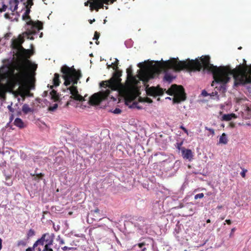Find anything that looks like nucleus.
Listing matches in <instances>:
<instances>
[{
  "label": "nucleus",
  "mask_w": 251,
  "mask_h": 251,
  "mask_svg": "<svg viewBox=\"0 0 251 251\" xmlns=\"http://www.w3.org/2000/svg\"><path fill=\"white\" fill-rule=\"evenodd\" d=\"M200 60L201 61L197 59L178 61L176 59L172 58L166 61L162 60L155 62L148 61L139 63L138 66L142 69L141 79L146 82L153 78L154 72L159 74L170 69L176 72L184 69L188 71H200L203 68V70L212 73L214 80L211 86H214L215 83L220 84L219 86H216L215 88L222 93L226 91L227 83L229 82L231 75L233 76L234 86L235 87L251 83V67L248 69L246 64H240L233 69L229 66L217 67L210 63L209 56H202Z\"/></svg>",
  "instance_id": "nucleus-1"
},
{
  "label": "nucleus",
  "mask_w": 251,
  "mask_h": 251,
  "mask_svg": "<svg viewBox=\"0 0 251 251\" xmlns=\"http://www.w3.org/2000/svg\"><path fill=\"white\" fill-rule=\"evenodd\" d=\"M33 0H26L25 2H24V4L25 5V11L22 16V19L26 21V34L28 35L35 34L37 31L43 28L42 22L38 20L33 21L29 16L31 7L33 5Z\"/></svg>",
  "instance_id": "nucleus-2"
},
{
  "label": "nucleus",
  "mask_w": 251,
  "mask_h": 251,
  "mask_svg": "<svg viewBox=\"0 0 251 251\" xmlns=\"http://www.w3.org/2000/svg\"><path fill=\"white\" fill-rule=\"evenodd\" d=\"M127 89L126 92V102H131L140 94L137 86L139 81L133 75L131 66L126 69Z\"/></svg>",
  "instance_id": "nucleus-3"
},
{
  "label": "nucleus",
  "mask_w": 251,
  "mask_h": 251,
  "mask_svg": "<svg viewBox=\"0 0 251 251\" xmlns=\"http://www.w3.org/2000/svg\"><path fill=\"white\" fill-rule=\"evenodd\" d=\"M62 77L64 80V85L66 86L70 85L76 86L78 81L81 77L82 75L80 70H76L74 66L69 67L66 65L62 66L60 69Z\"/></svg>",
  "instance_id": "nucleus-4"
},
{
  "label": "nucleus",
  "mask_w": 251,
  "mask_h": 251,
  "mask_svg": "<svg viewBox=\"0 0 251 251\" xmlns=\"http://www.w3.org/2000/svg\"><path fill=\"white\" fill-rule=\"evenodd\" d=\"M166 93L169 95L174 96V103H179L181 101H184L186 99L184 89L181 85L173 84L166 91Z\"/></svg>",
  "instance_id": "nucleus-5"
},
{
  "label": "nucleus",
  "mask_w": 251,
  "mask_h": 251,
  "mask_svg": "<svg viewBox=\"0 0 251 251\" xmlns=\"http://www.w3.org/2000/svg\"><path fill=\"white\" fill-rule=\"evenodd\" d=\"M116 0H89L84 2V5L88 6L89 4L90 9L91 11L95 10L98 11L100 8H103L104 4L109 5L112 4Z\"/></svg>",
  "instance_id": "nucleus-6"
},
{
  "label": "nucleus",
  "mask_w": 251,
  "mask_h": 251,
  "mask_svg": "<svg viewBox=\"0 0 251 251\" xmlns=\"http://www.w3.org/2000/svg\"><path fill=\"white\" fill-rule=\"evenodd\" d=\"M110 94V90L109 89H106L105 91L101 92L100 94L95 93L89 98L88 103L92 105L99 104L102 100L107 99Z\"/></svg>",
  "instance_id": "nucleus-7"
},
{
  "label": "nucleus",
  "mask_w": 251,
  "mask_h": 251,
  "mask_svg": "<svg viewBox=\"0 0 251 251\" xmlns=\"http://www.w3.org/2000/svg\"><path fill=\"white\" fill-rule=\"evenodd\" d=\"M54 237L53 233H46L43 234L41 237L33 244L34 247L36 248L39 245L43 246L45 244L52 245Z\"/></svg>",
  "instance_id": "nucleus-8"
},
{
  "label": "nucleus",
  "mask_w": 251,
  "mask_h": 251,
  "mask_svg": "<svg viewBox=\"0 0 251 251\" xmlns=\"http://www.w3.org/2000/svg\"><path fill=\"white\" fill-rule=\"evenodd\" d=\"M115 71L112 77L109 79L110 81L112 84V87L114 91L117 90L119 85L121 83V79L120 77L121 76L122 73L121 71L118 69Z\"/></svg>",
  "instance_id": "nucleus-9"
},
{
  "label": "nucleus",
  "mask_w": 251,
  "mask_h": 251,
  "mask_svg": "<svg viewBox=\"0 0 251 251\" xmlns=\"http://www.w3.org/2000/svg\"><path fill=\"white\" fill-rule=\"evenodd\" d=\"M67 90H69L70 92V94H71V96H70L71 99L81 102L86 100L85 98L87 96L85 95L84 97H82L81 95L79 94L76 86H71L67 88Z\"/></svg>",
  "instance_id": "nucleus-10"
},
{
  "label": "nucleus",
  "mask_w": 251,
  "mask_h": 251,
  "mask_svg": "<svg viewBox=\"0 0 251 251\" xmlns=\"http://www.w3.org/2000/svg\"><path fill=\"white\" fill-rule=\"evenodd\" d=\"M165 89H163L157 86L156 87L151 86L146 88V93L148 96L155 97L156 96H162Z\"/></svg>",
  "instance_id": "nucleus-11"
},
{
  "label": "nucleus",
  "mask_w": 251,
  "mask_h": 251,
  "mask_svg": "<svg viewBox=\"0 0 251 251\" xmlns=\"http://www.w3.org/2000/svg\"><path fill=\"white\" fill-rule=\"evenodd\" d=\"M135 227L139 230L144 231L147 229V222L146 219L143 217H139L133 223Z\"/></svg>",
  "instance_id": "nucleus-12"
},
{
  "label": "nucleus",
  "mask_w": 251,
  "mask_h": 251,
  "mask_svg": "<svg viewBox=\"0 0 251 251\" xmlns=\"http://www.w3.org/2000/svg\"><path fill=\"white\" fill-rule=\"evenodd\" d=\"M24 41V39L21 37L18 39H12L11 47L13 49L17 50L19 51L21 50V48L23 47L21 45Z\"/></svg>",
  "instance_id": "nucleus-13"
},
{
  "label": "nucleus",
  "mask_w": 251,
  "mask_h": 251,
  "mask_svg": "<svg viewBox=\"0 0 251 251\" xmlns=\"http://www.w3.org/2000/svg\"><path fill=\"white\" fill-rule=\"evenodd\" d=\"M6 84H1L0 83V99L2 100H5L6 99V93L8 92V88L7 86V81Z\"/></svg>",
  "instance_id": "nucleus-14"
},
{
  "label": "nucleus",
  "mask_w": 251,
  "mask_h": 251,
  "mask_svg": "<svg viewBox=\"0 0 251 251\" xmlns=\"http://www.w3.org/2000/svg\"><path fill=\"white\" fill-rule=\"evenodd\" d=\"M182 156L184 159H188L191 161L193 159V153L191 150L186 149L185 148L182 147L181 149Z\"/></svg>",
  "instance_id": "nucleus-15"
},
{
  "label": "nucleus",
  "mask_w": 251,
  "mask_h": 251,
  "mask_svg": "<svg viewBox=\"0 0 251 251\" xmlns=\"http://www.w3.org/2000/svg\"><path fill=\"white\" fill-rule=\"evenodd\" d=\"M20 55L24 56L26 58H29L32 54V52L30 50H26L23 47L21 48V50L19 51Z\"/></svg>",
  "instance_id": "nucleus-16"
},
{
  "label": "nucleus",
  "mask_w": 251,
  "mask_h": 251,
  "mask_svg": "<svg viewBox=\"0 0 251 251\" xmlns=\"http://www.w3.org/2000/svg\"><path fill=\"white\" fill-rule=\"evenodd\" d=\"M112 83L110 81V79L106 81H102L100 83V86L102 87H108L109 90H113V87H112Z\"/></svg>",
  "instance_id": "nucleus-17"
},
{
  "label": "nucleus",
  "mask_w": 251,
  "mask_h": 251,
  "mask_svg": "<svg viewBox=\"0 0 251 251\" xmlns=\"http://www.w3.org/2000/svg\"><path fill=\"white\" fill-rule=\"evenodd\" d=\"M51 96V99L53 100L54 101L57 102L60 101V97L57 92L54 90H52L50 92Z\"/></svg>",
  "instance_id": "nucleus-18"
},
{
  "label": "nucleus",
  "mask_w": 251,
  "mask_h": 251,
  "mask_svg": "<svg viewBox=\"0 0 251 251\" xmlns=\"http://www.w3.org/2000/svg\"><path fill=\"white\" fill-rule=\"evenodd\" d=\"M60 75L57 73H55L54 75V77L53 78V86L57 87L58 86L60 83V80L59 79Z\"/></svg>",
  "instance_id": "nucleus-19"
},
{
  "label": "nucleus",
  "mask_w": 251,
  "mask_h": 251,
  "mask_svg": "<svg viewBox=\"0 0 251 251\" xmlns=\"http://www.w3.org/2000/svg\"><path fill=\"white\" fill-rule=\"evenodd\" d=\"M237 116L234 113L224 114L222 116V120L225 121H229L232 118H236Z\"/></svg>",
  "instance_id": "nucleus-20"
},
{
  "label": "nucleus",
  "mask_w": 251,
  "mask_h": 251,
  "mask_svg": "<svg viewBox=\"0 0 251 251\" xmlns=\"http://www.w3.org/2000/svg\"><path fill=\"white\" fill-rule=\"evenodd\" d=\"M14 124L15 126H17L20 128H22L24 127V126H25L24 122H23L22 119H21L20 118H17L15 120V121L14 122Z\"/></svg>",
  "instance_id": "nucleus-21"
},
{
  "label": "nucleus",
  "mask_w": 251,
  "mask_h": 251,
  "mask_svg": "<svg viewBox=\"0 0 251 251\" xmlns=\"http://www.w3.org/2000/svg\"><path fill=\"white\" fill-rule=\"evenodd\" d=\"M227 141L228 140L226 137V133H223L220 136V138L219 139V143L224 144H226L227 143Z\"/></svg>",
  "instance_id": "nucleus-22"
},
{
  "label": "nucleus",
  "mask_w": 251,
  "mask_h": 251,
  "mask_svg": "<svg viewBox=\"0 0 251 251\" xmlns=\"http://www.w3.org/2000/svg\"><path fill=\"white\" fill-rule=\"evenodd\" d=\"M22 111L25 114H27L29 112H32L33 109L30 108L27 104H24L22 107Z\"/></svg>",
  "instance_id": "nucleus-23"
},
{
  "label": "nucleus",
  "mask_w": 251,
  "mask_h": 251,
  "mask_svg": "<svg viewBox=\"0 0 251 251\" xmlns=\"http://www.w3.org/2000/svg\"><path fill=\"white\" fill-rule=\"evenodd\" d=\"M25 1H26V0H14L13 2L15 4V6L13 8V9H12V7L11 6L10 7V9L12 10V12H14L16 10H17V9H18V3H19V2H25Z\"/></svg>",
  "instance_id": "nucleus-24"
},
{
  "label": "nucleus",
  "mask_w": 251,
  "mask_h": 251,
  "mask_svg": "<svg viewBox=\"0 0 251 251\" xmlns=\"http://www.w3.org/2000/svg\"><path fill=\"white\" fill-rule=\"evenodd\" d=\"M146 244L145 242L140 243L134 246V247H136L138 246L139 248L141 249V250H139L138 251H146L147 248L145 247Z\"/></svg>",
  "instance_id": "nucleus-25"
},
{
  "label": "nucleus",
  "mask_w": 251,
  "mask_h": 251,
  "mask_svg": "<svg viewBox=\"0 0 251 251\" xmlns=\"http://www.w3.org/2000/svg\"><path fill=\"white\" fill-rule=\"evenodd\" d=\"M33 178V179L35 181H38L39 179H41L42 178V177L44 176V174L42 173H39L37 175H32Z\"/></svg>",
  "instance_id": "nucleus-26"
},
{
  "label": "nucleus",
  "mask_w": 251,
  "mask_h": 251,
  "mask_svg": "<svg viewBox=\"0 0 251 251\" xmlns=\"http://www.w3.org/2000/svg\"><path fill=\"white\" fill-rule=\"evenodd\" d=\"M26 244H27V243L24 240H20L17 242V247H20V246L25 247V246H26Z\"/></svg>",
  "instance_id": "nucleus-27"
},
{
  "label": "nucleus",
  "mask_w": 251,
  "mask_h": 251,
  "mask_svg": "<svg viewBox=\"0 0 251 251\" xmlns=\"http://www.w3.org/2000/svg\"><path fill=\"white\" fill-rule=\"evenodd\" d=\"M173 78V76L169 74H166L164 77V79L169 82H171L172 81Z\"/></svg>",
  "instance_id": "nucleus-28"
},
{
  "label": "nucleus",
  "mask_w": 251,
  "mask_h": 251,
  "mask_svg": "<svg viewBox=\"0 0 251 251\" xmlns=\"http://www.w3.org/2000/svg\"><path fill=\"white\" fill-rule=\"evenodd\" d=\"M51 245L46 244L42 251H53L52 249L50 248Z\"/></svg>",
  "instance_id": "nucleus-29"
},
{
  "label": "nucleus",
  "mask_w": 251,
  "mask_h": 251,
  "mask_svg": "<svg viewBox=\"0 0 251 251\" xmlns=\"http://www.w3.org/2000/svg\"><path fill=\"white\" fill-rule=\"evenodd\" d=\"M35 235V231L32 229H30L27 233V237L28 238L34 236Z\"/></svg>",
  "instance_id": "nucleus-30"
},
{
  "label": "nucleus",
  "mask_w": 251,
  "mask_h": 251,
  "mask_svg": "<svg viewBox=\"0 0 251 251\" xmlns=\"http://www.w3.org/2000/svg\"><path fill=\"white\" fill-rule=\"evenodd\" d=\"M118 64H119V60L116 58L115 62L113 63H112V65H113L112 68L113 69V70H116L117 69H118Z\"/></svg>",
  "instance_id": "nucleus-31"
},
{
  "label": "nucleus",
  "mask_w": 251,
  "mask_h": 251,
  "mask_svg": "<svg viewBox=\"0 0 251 251\" xmlns=\"http://www.w3.org/2000/svg\"><path fill=\"white\" fill-rule=\"evenodd\" d=\"M58 107V104L57 103L54 104L52 106H50L48 108V110L50 111H54Z\"/></svg>",
  "instance_id": "nucleus-32"
},
{
  "label": "nucleus",
  "mask_w": 251,
  "mask_h": 251,
  "mask_svg": "<svg viewBox=\"0 0 251 251\" xmlns=\"http://www.w3.org/2000/svg\"><path fill=\"white\" fill-rule=\"evenodd\" d=\"M204 197L203 193H199L195 196V199H201Z\"/></svg>",
  "instance_id": "nucleus-33"
},
{
  "label": "nucleus",
  "mask_w": 251,
  "mask_h": 251,
  "mask_svg": "<svg viewBox=\"0 0 251 251\" xmlns=\"http://www.w3.org/2000/svg\"><path fill=\"white\" fill-rule=\"evenodd\" d=\"M183 145V142H181L180 143H177L176 144V148L178 150H181V149H182V148H181V146Z\"/></svg>",
  "instance_id": "nucleus-34"
},
{
  "label": "nucleus",
  "mask_w": 251,
  "mask_h": 251,
  "mask_svg": "<svg viewBox=\"0 0 251 251\" xmlns=\"http://www.w3.org/2000/svg\"><path fill=\"white\" fill-rule=\"evenodd\" d=\"M100 34L99 32H98L97 31H96L94 34V36L93 39L98 40V39H99V38L100 37Z\"/></svg>",
  "instance_id": "nucleus-35"
},
{
  "label": "nucleus",
  "mask_w": 251,
  "mask_h": 251,
  "mask_svg": "<svg viewBox=\"0 0 251 251\" xmlns=\"http://www.w3.org/2000/svg\"><path fill=\"white\" fill-rule=\"evenodd\" d=\"M7 8V6L5 4H3L2 7L0 8V12L5 11Z\"/></svg>",
  "instance_id": "nucleus-36"
},
{
  "label": "nucleus",
  "mask_w": 251,
  "mask_h": 251,
  "mask_svg": "<svg viewBox=\"0 0 251 251\" xmlns=\"http://www.w3.org/2000/svg\"><path fill=\"white\" fill-rule=\"evenodd\" d=\"M122 112V110L120 108H116L113 111V113L114 114H120Z\"/></svg>",
  "instance_id": "nucleus-37"
},
{
  "label": "nucleus",
  "mask_w": 251,
  "mask_h": 251,
  "mask_svg": "<svg viewBox=\"0 0 251 251\" xmlns=\"http://www.w3.org/2000/svg\"><path fill=\"white\" fill-rule=\"evenodd\" d=\"M205 129L210 131L211 134L214 135L215 133L214 130L212 128H210L207 127H205Z\"/></svg>",
  "instance_id": "nucleus-38"
},
{
  "label": "nucleus",
  "mask_w": 251,
  "mask_h": 251,
  "mask_svg": "<svg viewBox=\"0 0 251 251\" xmlns=\"http://www.w3.org/2000/svg\"><path fill=\"white\" fill-rule=\"evenodd\" d=\"M247 172V170H246V169H243L242 172H241L240 174H241V176L243 177H245L246 176V172Z\"/></svg>",
  "instance_id": "nucleus-39"
},
{
  "label": "nucleus",
  "mask_w": 251,
  "mask_h": 251,
  "mask_svg": "<svg viewBox=\"0 0 251 251\" xmlns=\"http://www.w3.org/2000/svg\"><path fill=\"white\" fill-rule=\"evenodd\" d=\"M180 128L182 130H183L184 131V132L187 134V135H188V131L187 129L185 127H184L183 126H180Z\"/></svg>",
  "instance_id": "nucleus-40"
},
{
  "label": "nucleus",
  "mask_w": 251,
  "mask_h": 251,
  "mask_svg": "<svg viewBox=\"0 0 251 251\" xmlns=\"http://www.w3.org/2000/svg\"><path fill=\"white\" fill-rule=\"evenodd\" d=\"M36 248L34 247V245L32 247H28L25 250V251H34Z\"/></svg>",
  "instance_id": "nucleus-41"
},
{
  "label": "nucleus",
  "mask_w": 251,
  "mask_h": 251,
  "mask_svg": "<svg viewBox=\"0 0 251 251\" xmlns=\"http://www.w3.org/2000/svg\"><path fill=\"white\" fill-rule=\"evenodd\" d=\"M145 101L150 103L152 102V100L148 97H146V98H145Z\"/></svg>",
  "instance_id": "nucleus-42"
},
{
  "label": "nucleus",
  "mask_w": 251,
  "mask_h": 251,
  "mask_svg": "<svg viewBox=\"0 0 251 251\" xmlns=\"http://www.w3.org/2000/svg\"><path fill=\"white\" fill-rule=\"evenodd\" d=\"M11 35V33H7L4 35L5 39H8Z\"/></svg>",
  "instance_id": "nucleus-43"
},
{
  "label": "nucleus",
  "mask_w": 251,
  "mask_h": 251,
  "mask_svg": "<svg viewBox=\"0 0 251 251\" xmlns=\"http://www.w3.org/2000/svg\"><path fill=\"white\" fill-rule=\"evenodd\" d=\"M4 16L6 19L10 20L11 19L10 16L8 13H5Z\"/></svg>",
  "instance_id": "nucleus-44"
},
{
  "label": "nucleus",
  "mask_w": 251,
  "mask_h": 251,
  "mask_svg": "<svg viewBox=\"0 0 251 251\" xmlns=\"http://www.w3.org/2000/svg\"><path fill=\"white\" fill-rule=\"evenodd\" d=\"M94 212V213H95L96 214H99L100 212V210L98 208H96L93 211H91V212Z\"/></svg>",
  "instance_id": "nucleus-45"
},
{
  "label": "nucleus",
  "mask_w": 251,
  "mask_h": 251,
  "mask_svg": "<svg viewBox=\"0 0 251 251\" xmlns=\"http://www.w3.org/2000/svg\"><path fill=\"white\" fill-rule=\"evenodd\" d=\"M202 95L203 96H207L208 95V94L207 93V92L206 91L203 90L202 92Z\"/></svg>",
  "instance_id": "nucleus-46"
},
{
  "label": "nucleus",
  "mask_w": 251,
  "mask_h": 251,
  "mask_svg": "<svg viewBox=\"0 0 251 251\" xmlns=\"http://www.w3.org/2000/svg\"><path fill=\"white\" fill-rule=\"evenodd\" d=\"M226 222L228 224V225H230L231 224V221L230 220H226Z\"/></svg>",
  "instance_id": "nucleus-47"
},
{
  "label": "nucleus",
  "mask_w": 251,
  "mask_h": 251,
  "mask_svg": "<svg viewBox=\"0 0 251 251\" xmlns=\"http://www.w3.org/2000/svg\"><path fill=\"white\" fill-rule=\"evenodd\" d=\"M2 240L1 239V238H0V251L2 249Z\"/></svg>",
  "instance_id": "nucleus-48"
},
{
  "label": "nucleus",
  "mask_w": 251,
  "mask_h": 251,
  "mask_svg": "<svg viewBox=\"0 0 251 251\" xmlns=\"http://www.w3.org/2000/svg\"><path fill=\"white\" fill-rule=\"evenodd\" d=\"M234 231H235V228H233L231 229V233H230V236H231L232 235V234H233V233L234 232Z\"/></svg>",
  "instance_id": "nucleus-49"
},
{
  "label": "nucleus",
  "mask_w": 251,
  "mask_h": 251,
  "mask_svg": "<svg viewBox=\"0 0 251 251\" xmlns=\"http://www.w3.org/2000/svg\"><path fill=\"white\" fill-rule=\"evenodd\" d=\"M59 244H64V242L63 239H60L59 240Z\"/></svg>",
  "instance_id": "nucleus-50"
},
{
  "label": "nucleus",
  "mask_w": 251,
  "mask_h": 251,
  "mask_svg": "<svg viewBox=\"0 0 251 251\" xmlns=\"http://www.w3.org/2000/svg\"><path fill=\"white\" fill-rule=\"evenodd\" d=\"M112 66H113V65H112V64L111 65H107V68L108 69H109L110 68L112 67Z\"/></svg>",
  "instance_id": "nucleus-51"
},
{
  "label": "nucleus",
  "mask_w": 251,
  "mask_h": 251,
  "mask_svg": "<svg viewBox=\"0 0 251 251\" xmlns=\"http://www.w3.org/2000/svg\"><path fill=\"white\" fill-rule=\"evenodd\" d=\"M222 207H223V206H222V205H218V206H217V208L218 209H221V208H222Z\"/></svg>",
  "instance_id": "nucleus-52"
},
{
  "label": "nucleus",
  "mask_w": 251,
  "mask_h": 251,
  "mask_svg": "<svg viewBox=\"0 0 251 251\" xmlns=\"http://www.w3.org/2000/svg\"><path fill=\"white\" fill-rule=\"evenodd\" d=\"M95 20V19H93V20H90L89 22L91 24L93 22H94Z\"/></svg>",
  "instance_id": "nucleus-53"
},
{
  "label": "nucleus",
  "mask_w": 251,
  "mask_h": 251,
  "mask_svg": "<svg viewBox=\"0 0 251 251\" xmlns=\"http://www.w3.org/2000/svg\"><path fill=\"white\" fill-rule=\"evenodd\" d=\"M210 222H211V221L210 219L207 220V221H206L207 223H210Z\"/></svg>",
  "instance_id": "nucleus-54"
},
{
  "label": "nucleus",
  "mask_w": 251,
  "mask_h": 251,
  "mask_svg": "<svg viewBox=\"0 0 251 251\" xmlns=\"http://www.w3.org/2000/svg\"><path fill=\"white\" fill-rule=\"evenodd\" d=\"M8 108L9 109V110H10L11 111H12V108H11V107L10 106H8Z\"/></svg>",
  "instance_id": "nucleus-55"
},
{
  "label": "nucleus",
  "mask_w": 251,
  "mask_h": 251,
  "mask_svg": "<svg viewBox=\"0 0 251 251\" xmlns=\"http://www.w3.org/2000/svg\"><path fill=\"white\" fill-rule=\"evenodd\" d=\"M37 251H41V248H39H39H38L37 249Z\"/></svg>",
  "instance_id": "nucleus-56"
},
{
  "label": "nucleus",
  "mask_w": 251,
  "mask_h": 251,
  "mask_svg": "<svg viewBox=\"0 0 251 251\" xmlns=\"http://www.w3.org/2000/svg\"><path fill=\"white\" fill-rule=\"evenodd\" d=\"M64 250H66L67 249V247H64L62 248Z\"/></svg>",
  "instance_id": "nucleus-57"
},
{
  "label": "nucleus",
  "mask_w": 251,
  "mask_h": 251,
  "mask_svg": "<svg viewBox=\"0 0 251 251\" xmlns=\"http://www.w3.org/2000/svg\"><path fill=\"white\" fill-rule=\"evenodd\" d=\"M96 43L97 45H99V42L98 41V40H97L96 42Z\"/></svg>",
  "instance_id": "nucleus-58"
},
{
  "label": "nucleus",
  "mask_w": 251,
  "mask_h": 251,
  "mask_svg": "<svg viewBox=\"0 0 251 251\" xmlns=\"http://www.w3.org/2000/svg\"><path fill=\"white\" fill-rule=\"evenodd\" d=\"M42 35H43V33L42 32V33L40 34V37H42Z\"/></svg>",
  "instance_id": "nucleus-59"
},
{
  "label": "nucleus",
  "mask_w": 251,
  "mask_h": 251,
  "mask_svg": "<svg viewBox=\"0 0 251 251\" xmlns=\"http://www.w3.org/2000/svg\"><path fill=\"white\" fill-rule=\"evenodd\" d=\"M105 8L106 9H108V7L107 6H105Z\"/></svg>",
  "instance_id": "nucleus-60"
},
{
  "label": "nucleus",
  "mask_w": 251,
  "mask_h": 251,
  "mask_svg": "<svg viewBox=\"0 0 251 251\" xmlns=\"http://www.w3.org/2000/svg\"><path fill=\"white\" fill-rule=\"evenodd\" d=\"M50 88L51 89H52V88H53V86H50Z\"/></svg>",
  "instance_id": "nucleus-61"
},
{
  "label": "nucleus",
  "mask_w": 251,
  "mask_h": 251,
  "mask_svg": "<svg viewBox=\"0 0 251 251\" xmlns=\"http://www.w3.org/2000/svg\"><path fill=\"white\" fill-rule=\"evenodd\" d=\"M69 102H68L67 103V105H69Z\"/></svg>",
  "instance_id": "nucleus-62"
},
{
  "label": "nucleus",
  "mask_w": 251,
  "mask_h": 251,
  "mask_svg": "<svg viewBox=\"0 0 251 251\" xmlns=\"http://www.w3.org/2000/svg\"><path fill=\"white\" fill-rule=\"evenodd\" d=\"M224 219V217H222V220Z\"/></svg>",
  "instance_id": "nucleus-63"
},
{
  "label": "nucleus",
  "mask_w": 251,
  "mask_h": 251,
  "mask_svg": "<svg viewBox=\"0 0 251 251\" xmlns=\"http://www.w3.org/2000/svg\"><path fill=\"white\" fill-rule=\"evenodd\" d=\"M43 1H44L45 0H43Z\"/></svg>",
  "instance_id": "nucleus-64"
}]
</instances>
